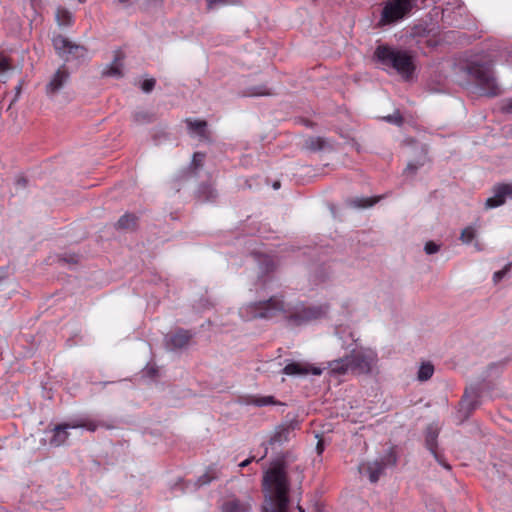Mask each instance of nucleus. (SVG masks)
<instances>
[{"label": "nucleus", "instance_id": "nucleus-1", "mask_svg": "<svg viewBox=\"0 0 512 512\" xmlns=\"http://www.w3.org/2000/svg\"><path fill=\"white\" fill-rule=\"evenodd\" d=\"M247 309L252 318L271 319L283 314L290 325L301 326L326 317L329 305H306L302 302L287 305L280 297L272 296L268 300L252 303Z\"/></svg>", "mask_w": 512, "mask_h": 512}, {"label": "nucleus", "instance_id": "nucleus-2", "mask_svg": "<svg viewBox=\"0 0 512 512\" xmlns=\"http://www.w3.org/2000/svg\"><path fill=\"white\" fill-rule=\"evenodd\" d=\"M262 487L265 492L262 512H289L290 483L283 461L277 462L264 473Z\"/></svg>", "mask_w": 512, "mask_h": 512}, {"label": "nucleus", "instance_id": "nucleus-3", "mask_svg": "<svg viewBox=\"0 0 512 512\" xmlns=\"http://www.w3.org/2000/svg\"><path fill=\"white\" fill-rule=\"evenodd\" d=\"M377 360V353L371 349H354L349 355L329 362V369L337 375L348 371L358 375L369 374Z\"/></svg>", "mask_w": 512, "mask_h": 512}, {"label": "nucleus", "instance_id": "nucleus-4", "mask_svg": "<svg viewBox=\"0 0 512 512\" xmlns=\"http://www.w3.org/2000/svg\"><path fill=\"white\" fill-rule=\"evenodd\" d=\"M373 58L381 65L394 69L406 80L411 78L415 70L412 56L407 51L395 49L387 44L378 45Z\"/></svg>", "mask_w": 512, "mask_h": 512}, {"label": "nucleus", "instance_id": "nucleus-5", "mask_svg": "<svg viewBox=\"0 0 512 512\" xmlns=\"http://www.w3.org/2000/svg\"><path fill=\"white\" fill-rule=\"evenodd\" d=\"M465 70L481 95L495 97L500 94L492 61H472L466 65Z\"/></svg>", "mask_w": 512, "mask_h": 512}, {"label": "nucleus", "instance_id": "nucleus-6", "mask_svg": "<svg viewBox=\"0 0 512 512\" xmlns=\"http://www.w3.org/2000/svg\"><path fill=\"white\" fill-rule=\"evenodd\" d=\"M115 426L104 420L92 419L88 416L74 419L68 423L56 425L52 430V436L49 440L51 446L59 447L66 442L69 437V429L85 428L90 432H95L98 428L113 429Z\"/></svg>", "mask_w": 512, "mask_h": 512}, {"label": "nucleus", "instance_id": "nucleus-7", "mask_svg": "<svg viewBox=\"0 0 512 512\" xmlns=\"http://www.w3.org/2000/svg\"><path fill=\"white\" fill-rule=\"evenodd\" d=\"M426 0H388L381 12V23L392 24L407 17L414 8L424 5Z\"/></svg>", "mask_w": 512, "mask_h": 512}, {"label": "nucleus", "instance_id": "nucleus-8", "mask_svg": "<svg viewBox=\"0 0 512 512\" xmlns=\"http://www.w3.org/2000/svg\"><path fill=\"white\" fill-rule=\"evenodd\" d=\"M53 47L57 54L65 61L82 60L87 56V49L73 43L63 35H56L52 39Z\"/></svg>", "mask_w": 512, "mask_h": 512}, {"label": "nucleus", "instance_id": "nucleus-9", "mask_svg": "<svg viewBox=\"0 0 512 512\" xmlns=\"http://www.w3.org/2000/svg\"><path fill=\"white\" fill-rule=\"evenodd\" d=\"M397 464V456L393 450H390L380 460L368 462L360 467V471H365L368 474L371 483H376L380 476L384 473V470L388 466H395Z\"/></svg>", "mask_w": 512, "mask_h": 512}, {"label": "nucleus", "instance_id": "nucleus-10", "mask_svg": "<svg viewBox=\"0 0 512 512\" xmlns=\"http://www.w3.org/2000/svg\"><path fill=\"white\" fill-rule=\"evenodd\" d=\"M194 334L190 330L177 328L175 331L170 332L164 337V345L167 350L175 351L186 348Z\"/></svg>", "mask_w": 512, "mask_h": 512}, {"label": "nucleus", "instance_id": "nucleus-11", "mask_svg": "<svg viewBox=\"0 0 512 512\" xmlns=\"http://www.w3.org/2000/svg\"><path fill=\"white\" fill-rule=\"evenodd\" d=\"M440 428L437 424H429L425 429V446L432 453L435 460L444 468L450 470L451 466L444 460L443 456L437 451V439L439 436Z\"/></svg>", "mask_w": 512, "mask_h": 512}, {"label": "nucleus", "instance_id": "nucleus-12", "mask_svg": "<svg viewBox=\"0 0 512 512\" xmlns=\"http://www.w3.org/2000/svg\"><path fill=\"white\" fill-rule=\"evenodd\" d=\"M70 79V73L65 64L60 66L56 72L51 76L50 80L45 86L46 94L49 97H53L58 94L63 87L68 83Z\"/></svg>", "mask_w": 512, "mask_h": 512}, {"label": "nucleus", "instance_id": "nucleus-13", "mask_svg": "<svg viewBox=\"0 0 512 512\" xmlns=\"http://www.w3.org/2000/svg\"><path fill=\"white\" fill-rule=\"evenodd\" d=\"M479 389L477 387H470L465 390V393L459 403V414L463 419H467L471 413L479 406Z\"/></svg>", "mask_w": 512, "mask_h": 512}, {"label": "nucleus", "instance_id": "nucleus-14", "mask_svg": "<svg viewBox=\"0 0 512 512\" xmlns=\"http://www.w3.org/2000/svg\"><path fill=\"white\" fill-rule=\"evenodd\" d=\"M298 426V421H290L277 426L269 440V445H282L288 442L294 436V431Z\"/></svg>", "mask_w": 512, "mask_h": 512}, {"label": "nucleus", "instance_id": "nucleus-15", "mask_svg": "<svg viewBox=\"0 0 512 512\" xmlns=\"http://www.w3.org/2000/svg\"><path fill=\"white\" fill-rule=\"evenodd\" d=\"M303 148L310 152H319L323 150H332L333 146L326 138L319 136H309L305 139Z\"/></svg>", "mask_w": 512, "mask_h": 512}, {"label": "nucleus", "instance_id": "nucleus-16", "mask_svg": "<svg viewBox=\"0 0 512 512\" xmlns=\"http://www.w3.org/2000/svg\"><path fill=\"white\" fill-rule=\"evenodd\" d=\"M493 196L489 197L485 202L487 209L496 208L503 205L507 198V193L504 188V183L497 184L493 187Z\"/></svg>", "mask_w": 512, "mask_h": 512}, {"label": "nucleus", "instance_id": "nucleus-17", "mask_svg": "<svg viewBox=\"0 0 512 512\" xmlns=\"http://www.w3.org/2000/svg\"><path fill=\"white\" fill-rule=\"evenodd\" d=\"M283 373L286 375H306L308 373H312L313 375H320L322 373V370L320 368L309 369L302 363L292 362L284 367Z\"/></svg>", "mask_w": 512, "mask_h": 512}, {"label": "nucleus", "instance_id": "nucleus-18", "mask_svg": "<svg viewBox=\"0 0 512 512\" xmlns=\"http://www.w3.org/2000/svg\"><path fill=\"white\" fill-rule=\"evenodd\" d=\"M251 505L249 502L233 498L225 501L221 505V512H250Z\"/></svg>", "mask_w": 512, "mask_h": 512}, {"label": "nucleus", "instance_id": "nucleus-19", "mask_svg": "<svg viewBox=\"0 0 512 512\" xmlns=\"http://www.w3.org/2000/svg\"><path fill=\"white\" fill-rule=\"evenodd\" d=\"M122 54L117 52L113 62L107 66L106 69L103 70L102 75L108 77L121 78L123 76L122 73Z\"/></svg>", "mask_w": 512, "mask_h": 512}, {"label": "nucleus", "instance_id": "nucleus-20", "mask_svg": "<svg viewBox=\"0 0 512 512\" xmlns=\"http://www.w3.org/2000/svg\"><path fill=\"white\" fill-rule=\"evenodd\" d=\"M197 199L201 202L214 201L217 197L216 190L210 184H201L196 192Z\"/></svg>", "mask_w": 512, "mask_h": 512}, {"label": "nucleus", "instance_id": "nucleus-21", "mask_svg": "<svg viewBox=\"0 0 512 512\" xmlns=\"http://www.w3.org/2000/svg\"><path fill=\"white\" fill-rule=\"evenodd\" d=\"M137 220L138 218L135 214L126 213L120 217L115 226L117 229L133 230L137 226Z\"/></svg>", "mask_w": 512, "mask_h": 512}, {"label": "nucleus", "instance_id": "nucleus-22", "mask_svg": "<svg viewBox=\"0 0 512 512\" xmlns=\"http://www.w3.org/2000/svg\"><path fill=\"white\" fill-rule=\"evenodd\" d=\"M434 374V365L431 362H423L417 372V379L420 382L429 380Z\"/></svg>", "mask_w": 512, "mask_h": 512}, {"label": "nucleus", "instance_id": "nucleus-23", "mask_svg": "<svg viewBox=\"0 0 512 512\" xmlns=\"http://www.w3.org/2000/svg\"><path fill=\"white\" fill-rule=\"evenodd\" d=\"M56 20L60 26H70L72 24L73 16L67 9L58 7L56 10Z\"/></svg>", "mask_w": 512, "mask_h": 512}, {"label": "nucleus", "instance_id": "nucleus-24", "mask_svg": "<svg viewBox=\"0 0 512 512\" xmlns=\"http://www.w3.org/2000/svg\"><path fill=\"white\" fill-rule=\"evenodd\" d=\"M133 119L137 124H146L153 122L155 117L153 113L145 110H139L134 112Z\"/></svg>", "mask_w": 512, "mask_h": 512}, {"label": "nucleus", "instance_id": "nucleus-25", "mask_svg": "<svg viewBox=\"0 0 512 512\" xmlns=\"http://www.w3.org/2000/svg\"><path fill=\"white\" fill-rule=\"evenodd\" d=\"M187 126L191 131L196 132L199 136L204 137L206 133L207 123L202 120H186Z\"/></svg>", "mask_w": 512, "mask_h": 512}, {"label": "nucleus", "instance_id": "nucleus-26", "mask_svg": "<svg viewBox=\"0 0 512 512\" xmlns=\"http://www.w3.org/2000/svg\"><path fill=\"white\" fill-rule=\"evenodd\" d=\"M377 202L375 198H355L350 200V205L355 208H368Z\"/></svg>", "mask_w": 512, "mask_h": 512}, {"label": "nucleus", "instance_id": "nucleus-27", "mask_svg": "<svg viewBox=\"0 0 512 512\" xmlns=\"http://www.w3.org/2000/svg\"><path fill=\"white\" fill-rule=\"evenodd\" d=\"M272 93L266 86H253L250 87L245 93V96H268Z\"/></svg>", "mask_w": 512, "mask_h": 512}, {"label": "nucleus", "instance_id": "nucleus-28", "mask_svg": "<svg viewBox=\"0 0 512 512\" xmlns=\"http://www.w3.org/2000/svg\"><path fill=\"white\" fill-rule=\"evenodd\" d=\"M214 479H216V474L213 472L212 469H209L206 473H204L197 479L196 486L201 487L207 485L211 483V481Z\"/></svg>", "mask_w": 512, "mask_h": 512}, {"label": "nucleus", "instance_id": "nucleus-29", "mask_svg": "<svg viewBox=\"0 0 512 512\" xmlns=\"http://www.w3.org/2000/svg\"><path fill=\"white\" fill-rule=\"evenodd\" d=\"M252 403L258 407L267 406V405H275L277 404V401L273 396H262V397H255L252 400Z\"/></svg>", "mask_w": 512, "mask_h": 512}, {"label": "nucleus", "instance_id": "nucleus-30", "mask_svg": "<svg viewBox=\"0 0 512 512\" xmlns=\"http://www.w3.org/2000/svg\"><path fill=\"white\" fill-rule=\"evenodd\" d=\"M384 120L397 126H401L404 122V119L399 111H395L393 114L384 117Z\"/></svg>", "mask_w": 512, "mask_h": 512}, {"label": "nucleus", "instance_id": "nucleus-31", "mask_svg": "<svg viewBox=\"0 0 512 512\" xmlns=\"http://www.w3.org/2000/svg\"><path fill=\"white\" fill-rule=\"evenodd\" d=\"M475 237V231L472 227H466L465 229L462 230L461 232V235H460V239L464 242V243H470Z\"/></svg>", "mask_w": 512, "mask_h": 512}, {"label": "nucleus", "instance_id": "nucleus-32", "mask_svg": "<svg viewBox=\"0 0 512 512\" xmlns=\"http://www.w3.org/2000/svg\"><path fill=\"white\" fill-rule=\"evenodd\" d=\"M12 69L10 59L4 54L0 53V75Z\"/></svg>", "mask_w": 512, "mask_h": 512}, {"label": "nucleus", "instance_id": "nucleus-33", "mask_svg": "<svg viewBox=\"0 0 512 512\" xmlns=\"http://www.w3.org/2000/svg\"><path fill=\"white\" fill-rule=\"evenodd\" d=\"M155 84H156V80L154 78L146 79L142 82L141 89L145 93H150L154 89Z\"/></svg>", "mask_w": 512, "mask_h": 512}, {"label": "nucleus", "instance_id": "nucleus-34", "mask_svg": "<svg viewBox=\"0 0 512 512\" xmlns=\"http://www.w3.org/2000/svg\"><path fill=\"white\" fill-rule=\"evenodd\" d=\"M439 250H440V245L436 244V243H435V242H433V241H428V242L425 244V247H424V251H425V252H426V254H428V255L435 254V253H437Z\"/></svg>", "mask_w": 512, "mask_h": 512}, {"label": "nucleus", "instance_id": "nucleus-35", "mask_svg": "<svg viewBox=\"0 0 512 512\" xmlns=\"http://www.w3.org/2000/svg\"><path fill=\"white\" fill-rule=\"evenodd\" d=\"M413 37H422L427 35V29L423 25H415L411 30Z\"/></svg>", "mask_w": 512, "mask_h": 512}, {"label": "nucleus", "instance_id": "nucleus-36", "mask_svg": "<svg viewBox=\"0 0 512 512\" xmlns=\"http://www.w3.org/2000/svg\"><path fill=\"white\" fill-rule=\"evenodd\" d=\"M205 155L201 152H195L192 159V166H194L195 169L202 166L204 161Z\"/></svg>", "mask_w": 512, "mask_h": 512}, {"label": "nucleus", "instance_id": "nucleus-37", "mask_svg": "<svg viewBox=\"0 0 512 512\" xmlns=\"http://www.w3.org/2000/svg\"><path fill=\"white\" fill-rule=\"evenodd\" d=\"M207 1V9L212 10L218 5H226L233 3L232 0H206Z\"/></svg>", "mask_w": 512, "mask_h": 512}, {"label": "nucleus", "instance_id": "nucleus-38", "mask_svg": "<svg viewBox=\"0 0 512 512\" xmlns=\"http://www.w3.org/2000/svg\"><path fill=\"white\" fill-rule=\"evenodd\" d=\"M511 268V263L507 264L502 270H499L494 273L493 279L495 282L500 281L509 271Z\"/></svg>", "mask_w": 512, "mask_h": 512}, {"label": "nucleus", "instance_id": "nucleus-39", "mask_svg": "<svg viewBox=\"0 0 512 512\" xmlns=\"http://www.w3.org/2000/svg\"><path fill=\"white\" fill-rule=\"evenodd\" d=\"M424 163L425 160L417 161L416 163H409L405 171L414 174L421 166L424 165Z\"/></svg>", "mask_w": 512, "mask_h": 512}, {"label": "nucleus", "instance_id": "nucleus-40", "mask_svg": "<svg viewBox=\"0 0 512 512\" xmlns=\"http://www.w3.org/2000/svg\"><path fill=\"white\" fill-rule=\"evenodd\" d=\"M144 373L149 378H155L158 375V369L155 366H147Z\"/></svg>", "mask_w": 512, "mask_h": 512}, {"label": "nucleus", "instance_id": "nucleus-41", "mask_svg": "<svg viewBox=\"0 0 512 512\" xmlns=\"http://www.w3.org/2000/svg\"><path fill=\"white\" fill-rule=\"evenodd\" d=\"M115 3L121 5L124 8H128L132 4V0H114Z\"/></svg>", "mask_w": 512, "mask_h": 512}, {"label": "nucleus", "instance_id": "nucleus-42", "mask_svg": "<svg viewBox=\"0 0 512 512\" xmlns=\"http://www.w3.org/2000/svg\"><path fill=\"white\" fill-rule=\"evenodd\" d=\"M504 188L506 190L507 197L512 198V184L504 183Z\"/></svg>", "mask_w": 512, "mask_h": 512}, {"label": "nucleus", "instance_id": "nucleus-43", "mask_svg": "<svg viewBox=\"0 0 512 512\" xmlns=\"http://www.w3.org/2000/svg\"><path fill=\"white\" fill-rule=\"evenodd\" d=\"M253 460H254V457L248 458V459L244 460L243 462H241L239 464V466L241 468H244V467L248 466Z\"/></svg>", "mask_w": 512, "mask_h": 512}, {"label": "nucleus", "instance_id": "nucleus-44", "mask_svg": "<svg viewBox=\"0 0 512 512\" xmlns=\"http://www.w3.org/2000/svg\"><path fill=\"white\" fill-rule=\"evenodd\" d=\"M27 184V180L24 177H20L17 179V185L21 187H25Z\"/></svg>", "mask_w": 512, "mask_h": 512}, {"label": "nucleus", "instance_id": "nucleus-45", "mask_svg": "<svg viewBox=\"0 0 512 512\" xmlns=\"http://www.w3.org/2000/svg\"><path fill=\"white\" fill-rule=\"evenodd\" d=\"M153 137H154V140L156 141V143H158V140H157L158 137L166 138L167 134L164 131H161L159 134L155 133Z\"/></svg>", "mask_w": 512, "mask_h": 512}, {"label": "nucleus", "instance_id": "nucleus-46", "mask_svg": "<svg viewBox=\"0 0 512 512\" xmlns=\"http://www.w3.org/2000/svg\"><path fill=\"white\" fill-rule=\"evenodd\" d=\"M505 111H506L507 113H512V99H510V100L507 102V104H506V106H505Z\"/></svg>", "mask_w": 512, "mask_h": 512}, {"label": "nucleus", "instance_id": "nucleus-47", "mask_svg": "<svg viewBox=\"0 0 512 512\" xmlns=\"http://www.w3.org/2000/svg\"><path fill=\"white\" fill-rule=\"evenodd\" d=\"M323 450H324L323 441L319 440L317 443V451L319 454H321L323 452Z\"/></svg>", "mask_w": 512, "mask_h": 512}, {"label": "nucleus", "instance_id": "nucleus-48", "mask_svg": "<svg viewBox=\"0 0 512 512\" xmlns=\"http://www.w3.org/2000/svg\"><path fill=\"white\" fill-rule=\"evenodd\" d=\"M62 260L65 261V262H69V263H76L77 262V259L75 257H70L69 259L68 258H63Z\"/></svg>", "mask_w": 512, "mask_h": 512}, {"label": "nucleus", "instance_id": "nucleus-49", "mask_svg": "<svg viewBox=\"0 0 512 512\" xmlns=\"http://www.w3.org/2000/svg\"><path fill=\"white\" fill-rule=\"evenodd\" d=\"M279 187H280V182L279 181L274 182L273 188L278 189Z\"/></svg>", "mask_w": 512, "mask_h": 512}, {"label": "nucleus", "instance_id": "nucleus-50", "mask_svg": "<svg viewBox=\"0 0 512 512\" xmlns=\"http://www.w3.org/2000/svg\"><path fill=\"white\" fill-rule=\"evenodd\" d=\"M298 511L299 512H305V510L301 506H298Z\"/></svg>", "mask_w": 512, "mask_h": 512}, {"label": "nucleus", "instance_id": "nucleus-51", "mask_svg": "<svg viewBox=\"0 0 512 512\" xmlns=\"http://www.w3.org/2000/svg\"><path fill=\"white\" fill-rule=\"evenodd\" d=\"M80 3H84L86 0H78Z\"/></svg>", "mask_w": 512, "mask_h": 512}]
</instances>
